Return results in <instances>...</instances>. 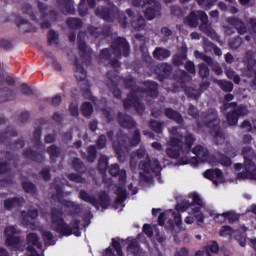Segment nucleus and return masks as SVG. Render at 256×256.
Masks as SVG:
<instances>
[{
	"label": "nucleus",
	"mask_w": 256,
	"mask_h": 256,
	"mask_svg": "<svg viewBox=\"0 0 256 256\" xmlns=\"http://www.w3.org/2000/svg\"><path fill=\"white\" fill-rule=\"evenodd\" d=\"M175 209L176 212L170 211L173 218V220H170V225L176 233L185 231V228H183V219L181 218V213H185V211L188 214L184 218L186 225H193L195 223V219L197 223H203L205 221V215H203V212L201 211L202 209H206L210 217H213L216 223H225V221L233 223L239 219V216L235 214V212H224L222 214L215 213V210L207 207V204L197 192L189 193L186 199L176 205Z\"/></svg>",
	"instance_id": "nucleus-1"
},
{
	"label": "nucleus",
	"mask_w": 256,
	"mask_h": 256,
	"mask_svg": "<svg viewBox=\"0 0 256 256\" xmlns=\"http://www.w3.org/2000/svg\"><path fill=\"white\" fill-rule=\"evenodd\" d=\"M65 213L63 209L52 207L50 210V220L52 231L59 233V235H63V237H71V235H75V237H81V220L74 218L71 220L70 225L65 222Z\"/></svg>",
	"instance_id": "nucleus-2"
},
{
	"label": "nucleus",
	"mask_w": 256,
	"mask_h": 256,
	"mask_svg": "<svg viewBox=\"0 0 256 256\" xmlns=\"http://www.w3.org/2000/svg\"><path fill=\"white\" fill-rule=\"evenodd\" d=\"M136 156L138 159H144L139 162V169L143 172H140L141 179L144 181H149V177L147 175H157V179L159 183H161V162L159 160L154 159L151 160L149 154H147V150L138 149L136 151Z\"/></svg>",
	"instance_id": "nucleus-3"
},
{
	"label": "nucleus",
	"mask_w": 256,
	"mask_h": 256,
	"mask_svg": "<svg viewBox=\"0 0 256 256\" xmlns=\"http://www.w3.org/2000/svg\"><path fill=\"white\" fill-rule=\"evenodd\" d=\"M193 153L197 158L192 157L189 160V150L183 151V149H181L178 154L174 155H171V152L168 151V155H170V157H178L180 165H191L192 167H197L199 163H213L211 161V156H209V152L207 149L203 148V146L195 147Z\"/></svg>",
	"instance_id": "nucleus-4"
},
{
	"label": "nucleus",
	"mask_w": 256,
	"mask_h": 256,
	"mask_svg": "<svg viewBox=\"0 0 256 256\" xmlns=\"http://www.w3.org/2000/svg\"><path fill=\"white\" fill-rule=\"evenodd\" d=\"M244 166L235 164L234 168L238 171V179H254L256 180V166L249 157H253L255 153L251 148H244Z\"/></svg>",
	"instance_id": "nucleus-5"
},
{
	"label": "nucleus",
	"mask_w": 256,
	"mask_h": 256,
	"mask_svg": "<svg viewBox=\"0 0 256 256\" xmlns=\"http://www.w3.org/2000/svg\"><path fill=\"white\" fill-rule=\"evenodd\" d=\"M78 197L82 201H85V203H89L92 207H95V209H99V207L101 209H109L111 205V196L105 190L98 193V199L86 190H80Z\"/></svg>",
	"instance_id": "nucleus-6"
},
{
	"label": "nucleus",
	"mask_w": 256,
	"mask_h": 256,
	"mask_svg": "<svg viewBox=\"0 0 256 256\" xmlns=\"http://www.w3.org/2000/svg\"><path fill=\"white\" fill-rule=\"evenodd\" d=\"M124 87L125 89H129V93H134V95H137V93H146V95H149V97H152L153 99L159 95V92L157 91L158 84L155 81H145L144 87L146 88H143L135 84V79L126 78L124 80Z\"/></svg>",
	"instance_id": "nucleus-7"
},
{
	"label": "nucleus",
	"mask_w": 256,
	"mask_h": 256,
	"mask_svg": "<svg viewBox=\"0 0 256 256\" xmlns=\"http://www.w3.org/2000/svg\"><path fill=\"white\" fill-rule=\"evenodd\" d=\"M74 77L80 84V89L83 92L84 97L89 99L91 97V84H89V81H85L87 79V70L83 68V65L79 63V58H75L74 61ZM84 81V82H83Z\"/></svg>",
	"instance_id": "nucleus-8"
},
{
	"label": "nucleus",
	"mask_w": 256,
	"mask_h": 256,
	"mask_svg": "<svg viewBox=\"0 0 256 256\" xmlns=\"http://www.w3.org/2000/svg\"><path fill=\"white\" fill-rule=\"evenodd\" d=\"M229 101H233V95L231 94L226 95L224 101L225 111H233V114H227V121L229 125H237V118L239 117V115H245L247 113V110L245 107L241 106L239 108V112H237V104H229Z\"/></svg>",
	"instance_id": "nucleus-9"
},
{
	"label": "nucleus",
	"mask_w": 256,
	"mask_h": 256,
	"mask_svg": "<svg viewBox=\"0 0 256 256\" xmlns=\"http://www.w3.org/2000/svg\"><path fill=\"white\" fill-rule=\"evenodd\" d=\"M197 17L202 21V25L200 26L201 31L207 33V35H211V37H215V32L211 29V26L207 24V14L203 11H198L197 14L191 12L186 18V23H188L190 27H197Z\"/></svg>",
	"instance_id": "nucleus-10"
},
{
	"label": "nucleus",
	"mask_w": 256,
	"mask_h": 256,
	"mask_svg": "<svg viewBox=\"0 0 256 256\" xmlns=\"http://www.w3.org/2000/svg\"><path fill=\"white\" fill-rule=\"evenodd\" d=\"M11 137H17L16 129L0 132V143L9 147L11 151H17V149H23L25 147V140L18 139L15 142H11Z\"/></svg>",
	"instance_id": "nucleus-11"
},
{
	"label": "nucleus",
	"mask_w": 256,
	"mask_h": 256,
	"mask_svg": "<svg viewBox=\"0 0 256 256\" xmlns=\"http://www.w3.org/2000/svg\"><path fill=\"white\" fill-rule=\"evenodd\" d=\"M111 49L115 57H129L131 55V45L125 37H117L112 42Z\"/></svg>",
	"instance_id": "nucleus-12"
},
{
	"label": "nucleus",
	"mask_w": 256,
	"mask_h": 256,
	"mask_svg": "<svg viewBox=\"0 0 256 256\" xmlns=\"http://www.w3.org/2000/svg\"><path fill=\"white\" fill-rule=\"evenodd\" d=\"M109 6H101L95 9L96 17L103 19V21H107V23H113L115 21V17L117 16V8L112 1H109Z\"/></svg>",
	"instance_id": "nucleus-13"
},
{
	"label": "nucleus",
	"mask_w": 256,
	"mask_h": 256,
	"mask_svg": "<svg viewBox=\"0 0 256 256\" xmlns=\"http://www.w3.org/2000/svg\"><path fill=\"white\" fill-rule=\"evenodd\" d=\"M123 107L125 111H129L134 107L138 115H143L145 113V104L141 103V100L135 93H128L127 98L123 100Z\"/></svg>",
	"instance_id": "nucleus-14"
},
{
	"label": "nucleus",
	"mask_w": 256,
	"mask_h": 256,
	"mask_svg": "<svg viewBox=\"0 0 256 256\" xmlns=\"http://www.w3.org/2000/svg\"><path fill=\"white\" fill-rule=\"evenodd\" d=\"M138 7L144 9V17L148 21H153L159 11V2L157 0H140Z\"/></svg>",
	"instance_id": "nucleus-15"
},
{
	"label": "nucleus",
	"mask_w": 256,
	"mask_h": 256,
	"mask_svg": "<svg viewBox=\"0 0 256 256\" xmlns=\"http://www.w3.org/2000/svg\"><path fill=\"white\" fill-rule=\"evenodd\" d=\"M145 239V234L140 233L136 238L130 240L127 245L128 253H131L133 256H145V250L139 244V241Z\"/></svg>",
	"instance_id": "nucleus-16"
},
{
	"label": "nucleus",
	"mask_w": 256,
	"mask_h": 256,
	"mask_svg": "<svg viewBox=\"0 0 256 256\" xmlns=\"http://www.w3.org/2000/svg\"><path fill=\"white\" fill-rule=\"evenodd\" d=\"M205 179H209L212 181L216 187L223 184L225 182V176H223V172L219 169H209L204 172Z\"/></svg>",
	"instance_id": "nucleus-17"
},
{
	"label": "nucleus",
	"mask_w": 256,
	"mask_h": 256,
	"mask_svg": "<svg viewBox=\"0 0 256 256\" xmlns=\"http://www.w3.org/2000/svg\"><path fill=\"white\" fill-rule=\"evenodd\" d=\"M256 55H253L251 52L247 54V65H248V70L246 71V75H249L250 77H253L254 75V80L251 82V88L256 89V60H255Z\"/></svg>",
	"instance_id": "nucleus-18"
},
{
	"label": "nucleus",
	"mask_w": 256,
	"mask_h": 256,
	"mask_svg": "<svg viewBox=\"0 0 256 256\" xmlns=\"http://www.w3.org/2000/svg\"><path fill=\"white\" fill-rule=\"evenodd\" d=\"M117 121L120 127H123L124 129H135V127H137V122H135L133 117L121 112L117 114Z\"/></svg>",
	"instance_id": "nucleus-19"
},
{
	"label": "nucleus",
	"mask_w": 256,
	"mask_h": 256,
	"mask_svg": "<svg viewBox=\"0 0 256 256\" xmlns=\"http://www.w3.org/2000/svg\"><path fill=\"white\" fill-rule=\"evenodd\" d=\"M23 203H25V198H23V196L8 198L4 200V209H6V211H13V209L23 207Z\"/></svg>",
	"instance_id": "nucleus-20"
},
{
	"label": "nucleus",
	"mask_w": 256,
	"mask_h": 256,
	"mask_svg": "<svg viewBox=\"0 0 256 256\" xmlns=\"http://www.w3.org/2000/svg\"><path fill=\"white\" fill-rule=\"evenodd\" d=\"M25 159L29 161H34V163H43L45 161V155L43 153L33 150L32 148H26L23 153Z\"/></svg>",
	"instance_id": "nucleus-21"
},
{
	"label": "nucleus",
	"mask_w": 256,
	"mask_h": 256,
	"mask_svg": "<svg viewBox=\"0 0 256 256\" xmlns=\"http://www.w3.org/2000/svg\"><path fill=\"white\" fill-rule=\"evenodd\" d=\"M56 4L63 15H75V6L73 0H56Z\"/></svg>",
	"instance_id": "nucleus-22"
},
{
	"label": "nucleus",
	"mask_w": 256,
	"mask_h": 256,
	"mask_svg": "<svg viewBox=\"0 0 256 256\" xmlns=\"http://www.w3.org/2000/svg\"><path fill=\"white\" fill-rule=\"evenodd\" d=\"M111 177H119L120 183H125L127 181V171L124 169H119V164H111L108 170Z\"/></svg>",
	"instance_id": "nucleus-23"
},
{
	"label": "nucleus",
	"mask_w": 256,
	"mask_h": 256,
	"mask_svg": "<svg viewBox=\"0 0 256 256\" xmlns=\"http://www.w3.org/2000/svg\"><path fill=\"white\" fill-rule=\"evenodd\" d=\"M47 153L50 157V162L57 163V159L61 157V153H63V149L55 144H52L47 148Z\"/></svg>",
	"instance_id": "nucleus-24"
},
{
	"label": "nucleus",
	"mask_w": 256,
	"mask_h": 256,
	"mask_svg": "<svg viewBox=\"0 0 256 256\" xmlns=\"http://www.w3.org/2000/svg\"><path fill=\"white\" fill-rule=\"evenodd\" d=\"M5 245L11 251H19V247H21V237L20 236H10L5 240Z\"/></svg>",
	"instance_id": "nucleus-25"
},
{
	"label": "nucleus",
	"mask_w": 256,
	"mask_h": 256,
	"mask_svg": "<svg viewBox=\"0 0 256 256\" xmlns=\"http://www.w3.org/2000/svg\"><path fill=\"white\" fill-rule=\"evenodd\" d=\"M64 207L68 209V215H70V217H75V215L81 213V206L76 202L65 200Z\"/></svg>",
	"instance_id": "nucleus-26"
},
{
	"label": "nucleus",
	"mask_w": 256,
	"mask_h": 256,
	"mask_svg": "<svg viewBox=\"0 0 256 256\" xmlns=\"http://www.w3.org/2000/svg\"><path fill=\"white\" fill-rule=\"evenodd\" d=\"M15 99V92L9 89V87L0 88V103H7V101H13Z\"/></svg>",
	"instance_id": "nucleus-27"
},
{
	"label": "nucleus",
	"mask_w": 256,
	"mask_h": 256,
	"mask_svg": "<svg viewBox=\"0 0 256 256\" xmlns=\"http://www.w3.org/2000/svg\"><path fill=\"white\" fill-rule=\"evenodd\" d=\"M78 49L80 51V57H86L88 63H91V55L89 54V50H87V42H85L81 35H78Z\"/></svg>",
	"instance_id": "nucleus-28"
},
{
	"label": "nucleus",
	"mask_w": 256,
	"mask_h": 256,
	"mask_svg": "<svg viewBox=\"0 0 256 256\" xmlns=\"http://www.w3.org/2000/svg\"><path fill=\"white\" fill-rule=\"evenodd\" d=\"M26 243L31 247H37V249H43V243L39 242V235L37 233H29L26 236Z\"/></svg>",
	"instance_id": "nucleus-29"
},
{
	"label": "nucleus",
	"mask_w": 256,
	"mask_h": 256,
	"mask_svg": "<svg viewBox=\"0 0 256 256\" xmlns=\"http://www.w3.org/2000/svg\"><path fill=\"white\" fill-rule=\"evenodd\" d=\"M82 157L83 159H85L86 157V161H88V163H95V160L97 159V146H88L87 154L85 152H82Z\"/></svg>",
	"instance_id": "nucleus-30"
},
{
	"label": "nucleus",
	"mask_w": 256,
	"mask_h": 256,
	"mask_svg": "<svg viewBox=\"0 0 256 256\" xmlns=\"http://www.w3.org/2000/svg\"><path fill=\"white\" fill-rule=\"evenodd\" d=\"M208 121V127H214V135L216 137V141L223 139V135H220L219 130L217 129V114L215 112L208 116Z\"/></svg>",
	"instance_id": "nucleus-31"
},
{
	"label": "nucleus",
	"mask_w": 256,
	"mask_h": 256,
	"mask_svg": "<svg viewBox=\"0 0 256 256\" xmlns=\"http://www.w3.org/2000/svg\"><path fill=\"white\" fill-rule=\"evenodd\" d=\"M22 189L25 191L28 195H31L32 197H35V195H39V190L37 189V186L35 183L31 181H23L22 182Z\"/></svg>",
	"instance_id": "nucleus-32"
},
{
	"label": "nucleus",
	"mask_w": 256,
	"mask_h": 256,
	"mask_svg": "<svg viewBox=\"0 0 256 256\" xmlns=\"http://www.w3.org/2000/svg\"><path fill=\"white\" fill-rule=\"evenodd\" d=\"M71 166H72V169H74L76 173H79L80 175L85 174V172L87 171V168L85 167V163H83V161L77 157H75L72 160Z\"/></svg>",
	"instance_id": "nucleus-33"
},
{
	"label": "nucleus",
	"mask_w": 256,
	"mask_h": 256,
	"mask_svg": "<svg viewBox=\"0 0 256 256\" xmlns=\"http://www.w3.org/2000/svg\"><path fill=\"white\" fill-rule=\"evenodd\" d=\"M97 169L99 173H107V169H109V157L105 155L100 156L97 164Z\"/></svg>",
	"instance_id": "nucleus-34"
},
{
	"label": "nucleus",
	"mask_w": 256,
	"mask_h": 256,
	"mask_svg": "<svg viewBox=\"0 0 256 256\" xmlns=\"http://www.w3.org/2000/svg\"><path fill=\"white\" fill-rule=\"evenodd\" d=\"M16 25L19 28H21V25H28V28L24 30V33H35V31H37V28H35L27 19H24L21 16L16 18Z\"/></svg>",
	"instance_id": "nucleus-35"
},
{
	"label": "nucleus",
	"mask_w": 256,
	"mask_h": 256,
	"mask_svg": "<svg viewBox=\"0 0 256 256\" xmlns=\"http://www.w3.org/2000/svg\"><path fill=\"white\" fill-rule=\"evenodd\" d=\"M125 149H127V148L121 144L114 145V150L118 157V161L120 163H125V161L127 159V154L125 152Z\"/></svg>",
	"instance_id": "nucleus-36"
},
{
	"label": "nucleus",
	"mask_w": 256,
	"mask_h": 256,
	"mask_svg": "<svg viewBox=\"0 0 256 256\" xmlns=\"http://www.w3.org/2000/svg\"><path fill=\"white\" fill-rule=\"evenodd\" d=\"M41 135H43V129L41 127H37L33 132L32 138V143L36 149H39V147L43 145L41 142Z\"/></svg>",
	"instance_id": "nucleus-37"
},
{
	"label": "nucleus",
	"mask_w": 256,
	"mask_h": 256,
	"mask_svg": "<svg viewBox=\"0 0 256 256\" xmlns=\"http://www.w3.org/2000/svg\"><path fill=\"white\" fill-rule=\"evenodd\" d=\"M116 195L117 198L114 201L116 205H121V203H125V201H127V189L123 187H118Z\"/></svg>",
	"instance_id": "nucleus-38"
},
{
	"label": "nucleus",
	"mask_w": 256,
	"mask_h": 256,
	"mask_svg": "<svg viewBox=\"0 0 256 256\" xmlns=\"http://www.w3.org/2000/svg\"><path fill=\"white\" fill-rule=\"evenodd\" d=\"M42 239L45 245H55L57 243V240H55V236H53V232L49 230L42 231Z\"/></svg>",
	"instance_id": "nucleus-39"
},
{
	"label": "nucleus",
	"mask_w": 256,
	"mask_h": 256,
	"mask_svg": "<svg viewBox=\"0 0 256 256\" xmlns=\"http://www.w3.org/2000/svg\"><path fill=\"white\" fill-rule=\"evenodd\" d=\"M66 25H68L70 29L79 30L83 27V20H81V18H68Z\"/></svg>",
	"instance_id": "nucleus-40"
},
{
	"label": "nucleus",
	"mask_w": 256,
	"mask_h": 256,
	"mask_svg": "<svg viewBox=\"0 0 256 256\" xmlns=\"http://www.w3.org/2000/svg\"><path fill=\"white\" fill-rule=\"evenodd\" d=\"M131 26L135 31H143V29H145V18L139 15L136 20L131 22Z\"/></svg>",
	"instance_id": "nucleus-41"
},
{
	"label": "nucleus",
	"mask_w": 256,
	"mask_h": 256,
	"mask_svg": "<svg viewBox=\"0 0 256 256\" xmlns=\"http://www.w3.org/2000/svg\"><path fill=\"white\" fill-rule=\"evenodd\" d=\"M80 110L83 117H91L94 111L93 104L91 102H84Z\"/></svg>",
	"instance_id": "nucleus-42"
},
{
	"label": "nucleus",
	"mask_w": 256,
	"mask_h": 256,
	"mask_svg": "<svg viewBox=\"0 0 256 256\" xmlns=\"http://www.w3.org/2000/svg\"><path fill=\"white\" fill-rule=\"evenodd\" d=\"M229 23H231L235 29H237L238 33H240V35H244V33H247V28L245 27V24H243V22H241V20L239 19H230Z\"/></svg>",
	"instance_id": "nucleus-43"
},
{
	"label": "nucleus",
	"mask_w": 256,
	"mask_h": 256,
	"mask_svg": "<svg viewBox=\"0 0 256 256\" xmlns=\"http://www.w3.org/2000/svg\"><path fill=\"white\" fill-rule=\"evenodd\" d=\"M110 59H111V50H109V48L102 49L98 55L99 63H108Z\"/></svg>",
	"instance_id": "nucleus-44"
},
{
	"label": "nucleus",
	"mask_w": 256,
	"mask_h": 256,
	"mask_svg": "<svg viewBox=\"0 0 256 256\" xmlns=\"http://www.w3.org/2000/svg\"><path fill=\"white\" fill-rule=\"evenodd\" d=\"M78 14L80 17L89 15V6H87V0H80L78 5Z\"/></svg>",
	"instance_id": "nucleus-45"
},
{
	"label": "nucleus",
	"mask_w": 256,
	"mask_h": 256,
	"mask_svg": "<svg viewBox=\"0 0 256 256\" xmlns=\"http://www.w3.org/2000/svg\"><path fill=\"white\" fill-rule=\"evenodd\" d=\"M87 31L91 37H94V39H99V37H101V26L88 25Z\"/></svg>",
	"instance_id": "nucleus-46"
},
{
	"label": "nucleus",
	"mask_w": 256,
	"mask_h": 256,
	"mask_svg": "<svg viewBox=\"0 0 256 256\" xmlns=\"http://www.w3.org/2000/svg\"><path fill=\"white\" fill-rule=\"evenodd\" d=\"M219 253V244L216 241L208 242L206 246V256H211L210 253Z\"/></svg>",
	"instance_id": "nucleus-47"
},
{
	"label": "nucleus",
	"mask_w": 256,
	"mask_h": 256,
	"mask_svg": "<svg viewBox=\"0 0 256 256\" xmlns=\"http://www.w3.org/2000/svg\"><path fill=\"white\" fill-rule=\"evenodd\" d=\"M139 143H141V132L139 131V129H136L132 137L130 138V145L131 147H137Z\"/></svg>",
	"instance_id": "nucleus-48"
},
{
	"label": "nucleus",
	"mask_w": 256,
	"mask_h": 256,
	"mask_svg": "<svg viewBox=\"0 0 256 256\" xmlns=\"http://www.w3.org/2000/svg\"><path fill=\"white\" fill-rule=\"evenodd\" d=\"M66 177L67 179H69V181H72L73 183H85V178H83L81 174L72 172L67 174Z\"/></svg>",
	"instance_id": "nucleus-49"
},
{
	"label": "nucleus",
	"mask_w": 256,
	"mask_h": 256,
	"mask_svg": "<svg viewBox=\"0 0 256 256\" xmlns=\"http://www.w3.org/2000/svg\"><path fill=\"white\" fill-rule=\"evenodd\" d=\"M39 175L42 176V179L46 182L51 181V167L46 166L43 167L40 172Z\"/></svg>",
	"instance_id": "nucleus-50"
},
{
	"label": "nucleus",
	"mask_w": 256,
	"mask_h": 256,
	"mask_svg": "<svg viewBox=\"0 0 256 256\" xmlns=\"http://www.w3.org/2000/svg\"><path fill=\"white\" fill-rule=\"evenodd\" d=\"M166 115L169 117V119H174V121H177V123H181L183 121L181 114H179V112H175L172 109H167Z\"/></svg>",
	"instance_id": "nucleus-51"
},
{
	"label": "nucleus",
	"mask_w": 256,
	"mask_h": 256,
	"mask_svg": "<svg viewBox=\"0 0 256 256\" xmlns=\"http://www.w3.org/2000/svg\"><path fill=\"white\" fill-rule=\"evenodd\" d=\"M23 13H26V15H30L32 21H37V16H35V13H33V6L31 4L26 3L22 7Z\"/></svg>",
	"instance_id": "nucleus-52"
},
{
	"label": "nucleus",
	"mask_w": 256,
	"mask_h": 256,
	"mask_svg": "<svg viewBox=\"0 0 256 256\" xmlns=\"http://www.w3.org/2000/svg\"><path fill=\"white\" fill-rule=\"evenodd\" d=\"M113 28L110 25L100 26V37H111Z\"/></svg>",
	"instance_id": "nucleus-53"
},
{
	"label": "nucleus",
	"mask_w": 256,
	"mask_h": 256,
	"mask_svg": "<svg viewBox=\"0 0 256 256\" xmlns=\"http://www.w3.org/2000/svg\"><path fill=\"white\" fill-rule=\"evenodd\" d=\"M234 233H235V231L233 229H231V227L223 226L220 229L219 235H220V237H233Z\"/></svg>",
	"instance_id": "nucleus-54"
},
{
	"label": "nucleus",
	"mask_w": 256,
	"mask_h": 256,
	"mask_svg": "<svg viewBox=\"0 0 256 256\" xmlns=\"http://www.w3.org/2000/svg\"><path fill=\"white\" fill-rule=\"evenodd\" d=\"M48 45H52L55 41H59V34L55 30L51 29L47 34Z\"/></svg>",
	"instance_id": "nucleus-55"
},
{
	"label": "nucleus",
	"mask_w": 256,
	"mask_h": 256,
	"mask_svg": "<svg viewBox=\"0 0 256 256\" xmlns=\"http://www.w3.org/2000/svg\"><path fill=\"white\" fill-rule=\"evenodd\" d=\"M18 233H21V231H18L15 226H7L4 230L5 237H15Z\"/></svg>",
	"instance_id": "nucleus-56"
},
{
	"label": "nucleus",
	"mask_w": 256,
	"mask_h": 256,
	"mask_svg": "<svg viewBox=\"0 0 256 256\" xmlns=\"http://www.w3.org/2000/svg\"><path fill=\"white\" fill-rule=\"evenodd\" d=\"M9 171H11L9 161H0V175H6Z\"/></svg>",
	"instance_id": "nucleus-57"
},
{
	"label": "nucleus",
	"mask_w": 256,
	"mask_h": 256,
	"mask_svg": "<svg viewBox=\"0 0 256 256\" xmlns=\"http://www.w3.org/2000/svg\"><path fill=\"white\" fill-rule=\"evenodd\" d=\"M159 245H161V234L157 233L156 239L152 240V246L157 252L158 256H161V250L159 249Z\"/></svg>",
	"instance_id": "nucleus-58"
},
{
	"label": "nucleus",
	"mask_w": 256,
	"mask_h": 256,
	"mask_svg": "<svg viewBox=\"0 0 256 256\" xmlns=\"http://www.w3.org/2000/svg\"><path fill=\"white\" fill-rule=\"evenodd\" d=\"M216 83L223 89V91H233V84L231 82L218 80Z\"/></svg>",
	"instance_id": "nucleus-59"
},
{
	"label": "nucleus",
	"mask_w": 256,
	"mask_h": 256,
	"mask_svg": "<svg viewBox=\"0 0 256 256\" xmlns=\"http://www.w3.org/2000/svg\"><path fill=\"white\" fill-rule=\"evenodd\" d=\"M112 247L115 249L118 256H123V248L121 247V242L112 238Z\"/></svg>",
	"instance_id": "nucleus-60"
},
{
	"label": "nucleus",
	"mask_w": 256,
	"mask_h": 256,
	"mask_svg": "<svg viewBox=\"0 0 256 256\" xmlns=\"http://www.w3.org/2000/svg\"><path fill=\"white\" fill-rule=\"evenodd\" d=\"M98 149H105L107 147V136L100 135L97 140Z\"/></svg>",
	"instance_id": "nucleus-61"
},
{
	"label": "nucleus",
	"mask_w": 256,
	"mask_h": 256,
	"mask_svg": "<svg viewBox=\"0 0 256 256\" xmlns=\"http://www.w3.org/2000/svg\"><path fill=\"white\" fill-rule=\"evenodd\" d=\"M149 127L152 131H155V133H161V122L152 120L149 122Z\"/></svg>",
	"instance_id": "nucleus-62"
},
{
	"label": "nucleus",
	"mask_w": 256,
	"mask_h": 256,
	"mask_svg": "<svg viewBox=\"0 0 256 256\" xmlns=\"http://www.w3.org/2000/svg\"><path fill=\"white\" fill-rule=\"evenodd\" d=\"M102 113L108 123H111V121L115 119V114H113V111H111L110 109H103Z\"/></svg>",
	"instance_id": "nucleus-63"
},
{
	"label": "nucleus",
	"mask_w": 256,
	"mask_h": 256,
	"mask_svg": "<svg viewBox=\"0 0 256 256\" xmlns=\"http://www.w3.org/2000/svg\"><path fill=\"white\" fill-rule=\"evenodd\" d=\"M47 7V4L38 0V10L41 13L42 17H47V14L45 13V11H47Z\"/></svg>",
	"instance_id": "nucleus-64"
}]
</instances>
